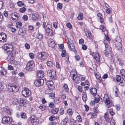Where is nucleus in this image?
<instances>
[{"mask_svg": "<svg viewBox=\"0 0 125 125\" xmlns=\"http://www.w3.org/2000/svg\"><path fill=\"white\" fill-rule=\"evenodd\" d=\"M58 108H53L51 110V113L53 114H56L58 112Z\"/></svg>", "mask_w": 125, "mask_h": 125, "instance_id": "a878e982", "label": "nucleus"}, {"mask_svg": "<svg viewBox=\"0 0 125 125\" xmlns=\"http://www.w3.org/2000/svg\"><path fill=\"white\" fill-rule=\"evenodd\" d=\"M110 52L109 49H105L104 51V53L106 56H108L109 55V53Z\"/></svg>", "mask_w": 125, "mask_h": 125, "instance_id": "72a5a7b5", "label": "nucleus"}, {"mask_svg": "<svg viewBox=\"0 0 125 125\" xmlns=\"http://www.w3.org/2000/svg\"><path fill=\"white\" fill-rule=\"evenodd\" d=\"M31 61H30L27 63L26 67V69L27 70H28L31 69Z\"/></svg>", "mask_w": 125, "mask_h": 125, "instance_id": "bb28decb", "label": "nucleus"}, {"mask_svg": "<svg viewBox=\"0 0 125 125\" xmlns=\"http://www.w3.org/2000/svg\"><path fill=\"white\" fill-rule=\"evenodd\" d=\"M66 53L65 51L62 50V51L61 56L62 57H65L66 55Z\"/></svg>", "mask_w": 125, "mask_h": 125, "instance_id": "49530a36", "label": "nucleus"}, {"mask_svg": "<svg viewBox=\"0 0 125 125\" xmlns=\"http://www.w3.org/2000/svg\"><path fill=\"white\" fill-rule=\"evenodd\" d=\"M83 13L81 12L79 13L77 17L78 19L79 20H83Z\"/></svg>", "mask_w": 125, "mask_h": 125, "instance_id": "c85d7f7f", "label": "nucleus"}, {"mask_svg": "<svg viewBox=\"0 0 125 125\" xmlns=\"http://www.w3.org/2000/svg\"><path fill=\"white\" fill-rule=\"evenodd\" d=\"M33 27L32 26V33L33 32L32 35L33 37H35L36 36V37L39 40H41L43 37V35L38 32L37 29H35L34 31L33 30Z\"/></svg>", "mask_w": 125, "mask_h": 125, "instance_id": "20e7f679", "label": "nucleus"}, {"mask_svg": "<svg viewBox=\"0 0 125 125\" xmlns=\"http://www.w3.org/2000/svg\"><path fill=\"white\" fill-rule=\"evenodd\" d=\"M67 112L68 114L70 115H71L73 114V112L71 109L69 108L67 110Z\"/></svg>", "mask_w": 125, "mask_h": 125, "instance_id": "58836bf2", "label": "nucleus"}, {"mask_svg": "<svg viewBox=\"0 0 125 125\" xmlns=\"http://www.w3.org/2000/svg\"><path fill=\"white\" fill-rule=\"evenodd\" d=\"M93 111L94 113H97L98 112L97 108L96 107H94L93 109Z\"/></svg>", "mask_w": 125, "mask_h": 125, "instance_id": "69168bd1", "label": "nucleus"}, {"mask_svg": "<svg viewBox=\"0 0 125 125\" xmlns=\"http://www.w3.org/2000/svg\"><path fill=\"white\" fill-rule=\"evenodd\" d=\"M18 6L19 7L23 6L24 5V3L21 1H18L17 3Z\"/></svg>", "mask_w": 125, "mask_h": 125, "instance_id": "473e14b6", "label": "nucleus"}, {"mask_svg": "<svg viewBox=\"0 0 125 125\" xmlns=\"http://www.w3.org/2000/svg\"><path fill=\"white\" fill-rule=\"evenodd\" d=\"M21 117L23 119H26L27 118L26 114L24 113H21Z\"/></svg>", "mask_w": 125, "mask_h": 125, "instance_id": "c03bdc74", "label": "nucleus"}, {"mask_svg": "<svg viewBox=\"0 0 125 125\" xmlns=\"http://www.w3.org/2000/svg\"><path fill=\"white\" fill-rule=\"evenodd\" d=\"M31 91H30L29 89L24 88V89L22 92V95L25 97H27L29 95L31 94Z\"/></svg>", "mask_w": 125, "mask_h": 125, "instance_id": "9d476101", "label": "nucleus"}, {"mask_svg": "<svg viewBox=\"0 0 125 125\" xmlns=\"http://www.w3.org/2000/svg\"><path fill=\"white\" fill-rule=\"evenodd\" d=\"M46 83L50 90H52L54 89V84L52 81L50 80L47 81Z\"/></svg>", "mask_w": 125, "mask_h": 125, "instance_id": "f8f14e48", "label": "nucleus"}, {"mask_svg": "<svg viewBox=\"0 0 125 125\" xmlns=\"http://www.w3.org/2000/svg\"><path fill=\"white\" fill-rule=\"evenodd\" d=\"M5 114L6 115H10L11 112L10 110L9 109L5 108L4 109Z\"/></svg>", "mask_w": 125, "mask_h": 125, "instance_id": "c9c22d12", "label": "nucleus"}, {"mask_svg": "<svg viewBox=\"0 0 125 125\" xmlns=\"http://www.w3.org/2000/svg\"><path fill=\"white\" fill-rule=\"evenodd\" d=\"M9 28L10 31L12 32H15L16 31V29L15 27H11Z\"/></svg>", "mask_w": 125, "mask_h": 125, "instance_id": "a18cd8bd", "label": "nucleus"}, {"mask_svg": "<svg viewBox=\"0 0 125 125\" xmlns=\"http://www.w3.org/2000/svg\"><path fill=\"white\" fill-rule=\"evenodd\" d=\"M47 28L46 30V32L49 36H52L54 34V32L52 29L51 25L50 24L47 25Z\"/></svg>", "mask_w": 125, "mask_h": 125, "instance_id": "39448f33", "label": "nucleus"}, {"mask_svg": "<svg viewBox=\"0 0 125 125\" xmlns=\"http://www.w3.org/2000/svg\"><path fill=\"white\" fill-rule=\"evenodd\" d=\"M73 80L75 83H79L81 82L80 78L77 75L73 74Z\"/></svg>", "mask_w": 125, "mask_h": 125, "instance_id": "2eb2a0df", "label": "nucleus"}, {"mask_svg": "<svg viewBox=\"0 0 125 125\" xmlns=\"http://www.w3.org/2000/svg\"><path fill=\"white\" fill-rule=\"evenodd\" d=\"M47 56L46 53L41 52L39 53L38 55V59L42 61H44L47 59Z\"/></svg>", "mask_w": 125, "mask_h": 125, "instance_id": "423d86ee", "label": "nucleus"}, {"mask_svg": "<svg viewBox=\"0 0 125 125\" xmlns=\"http://www.w3.org/2000/svg\"><path fill=\"white\" fill-rule=\"evenodd\" d=\"M33 83L36 86L39 87L43 84L44 80L42 79H36L34 81Z\"/></svg>", "mask_w": 125, "mask_h": 125, "instance_id": "1a4fd4ad", "label": "nucleus"}, {"mask_svg": "<svg viewBox=\"0 0 125 125\" xmlns=\"http://www.w3.org/2000/svg\"><path fill=\"white\" fill-rule=\"evenodd\" d=\"M38 15L36 14H33L32 15V19L33 20L37 19Z\"/></svg>", "mask_w": 125, "mask_h": 125, "instance_id": "f704fd0d", "label": "nucleus"}, {"mask_svg": "<svg viewBox=\"0 0 125 125\" xmlns=\"http://www.w3.org/2000/svg\"><path fill=\"white\" fill-rule=\"evenodd\" d=\"M108 115V114L107 113L105 114L104 117L106 122L109 123L110 121V119Z\"/></svg>", "mask_w": 125, "mask_h": 125, "instance_id": "b1692460", "label": "nucleus"}, {"mask_svg": "<svg viewBox=\"0 0 125 125\" xmlns=\"http://www.w3.org/2000/svg\"><path fill=\"white\" fill-rule=\"evenodd\" d=\"M63 88L64 90L65 91L67 92H69V89L68 87V85L66 84H65L63 86Z\"/></svg>", "mask_w": 125, "mask_h": 125, "instance_id": "2f4dec72", "label": "nucleus"}, {"mask_svg": "<svg viewBox=\"0 0 125 125\" xmlns=\"http://www.w3.org/2000/svg\"><path fill=\"white\" fill-rule=\"evenodd\" d=\"M48 43L49 46L52 48H53L55 46V43L54 41L52 39L48 40Z\"/></svg>", "mask_w": 125, "mask_h": 125, "instance_id": "f3484780", "label": "nucleus"}, {"mask_svg": "<svg viewBox=\"0 0 125 125\" xmlns=\"http://www.w3.org/2000/svg\"><path fill=\"white\" fill-rule=\"evenodd\" d=\"M75 60L77 61H79L80 60V57L78 54H76L74 56Z\"/></svg>", "mask_w": 125, "mask_h": 125, "instance_id": "3c124183", "label": "nucleus"}, {"mask_svg": "<svg viewBox=\"0 0 125 125\" xmlns=\"http://www.w3.org/2000/svg\"><path fill=\"white\" fill-rule=\"evenodd\" d=\"M82 99L83 101H85L87 100V95L86 92L83 93L82 94Z\"/></svg>", "mask_w": 125, "mask_h": 125, "instance_id": "5701e85b", "label": "nucleus"}, {"mask_svg": "<svg viewBox=\"0 0 125 125\" xmlns=\"http://www.w3.org/2000/svg\"><path fill=\"white\" fill-rule=\"evenodd\" d=\"M68 45L70 50L71 51H74L75 49V47L73 43H70L69 44H68Z\"/></svg>", "mask_w": 125, "mask_h": 125, "instance_id": "4be33fe9", "label": "nucleus"}, {"mask_svg": "<svg viewBox=\"0 0 125 125\" xmlns=\"http://www.w3.org/2000/svg\"><path fill=\"white\" fill-rule=\"evenodd\" d=\"M20 29L18 32V33H19L20 34L23 33L24 32V31H23L22 29L21 28H20Z\"/></svg>", "mask_w": 125, "mask_h": 125, "instance_id": "e2e57ef3", "label": "nucleus"}, {"mask_svg": "<svg viewBox=\"0 0 125 125\" xmlns=\"http://www.w3.org/2000/svg\"><path fill=\"white\" fill-rule=\"evenodd\" d=\"M20 17V14L16 12L12 13L11 15V19L13 21H16L19 20Z\"/></svg>", "mask_w": 125, "mask_h": 125, "instance_id": "9b49d317", "label": "nucleus"}, {"mask_svg": "<svg viewBox=\"0 0 125 125\" xmlns=\"http://www.w3.org/2000/svg\"><path fill=\"white\" fill-rule=\"evenodd\" d=\"M7 35L3 32L0 33V42H5L7 41Z\"/></svg>", "mask_w": 125, "mask_h": 125, "instance_id": "ddd939ff", "label": "nucleus"}, {"mask_svg": "<svg viewBox=\"0 0 125 125\" xmlns=\"http://www.w3.org/2000/svg\"><path fill=\"white\" fill-rule=\"evenodd\" d=\"M26 10V8L24 7L21 8L19 10L20 12L21 13L25 12Z\"/></svg>", "mask_w": 125, "mask_h": 125, "instance_id": "4c0bfd02", "label": "nucleus"}, {"mask_svg": "<svg viewBox=\"0 0 125 125\" xmlns=\"http://www.w3.org/2000/svg\"><path fill=\"white\" fill-rule=\"evenodd\" d=\"M9 117L5 116L3 117L2 119V122L3 124H9L12 121V120Z\"/></svg>", "mask_w": 125, "mask_h": 125, "instance_id": "4468645a", "label": "nucleus"}, {"mask_svg": "<svg viewBox=\"0 0 125 125\" xmlns=\"http://www.w3.org/2000/svg\"><path fill=\"white\" fill-rule=\"evenodd\" d=\"M120 73L122 76L123 80L125 81V70L124 69H122L120 71Z\"/></svg>", "mask_w": 125, "mask_h": 125, "instance_id": "393cba45", "label": "nucleus"}, {"mask_svg": "<svg viewBox=\"0 0 125 125\" xmlns=\"http://www.w3.org/2000/svg\"><path fill=\"white\" fill-rule=\"evenodd\" d=\"M57 7L60 9H61L62 7V4L61 3H59L57 5Z\"/></svg>", "mask_w": 125, "mask_h": 125, "instance_id": "680f3d73", "label": "nucleus"}, {"mask_svg": "<svg viewBox=\"0 0 125 125\" xmlns=\"http://www.w3.org/2000/svg\"><path fill=\"white\" fill-rule=\"evenodd\" d=\"M84 40L82 39H81L79 40V43L80 44H81V45H83L84 43Z\"/></svg>", "mask_w": 125, "mask_h": 125, "instance_id": "13d9d810", "label": "nucleus"}, {"mask_svg": "<svg viewBox=\"0 0 125 125\" xmlns=\"http://www.w3.org/2000/svg\"><path fill=\"white\" fill-rule=\"evenodd\" d=\"M103 100L106 104V107L108 108H110L114 105L112 101L110 100V98L107 94H105L103 98Z\"/></svg>", "mask_w": 125, "mask_h": 125, "instance_id": "f257e3e1", "label": "nucleus"}, {"mask_svg": "<svg viewBox=\"0 0 125 125\" xmlns=\"http://www.w3.org/2000/svg\"><path fill=\"white\" fill-rule=\"evenodd\" d=\"M8 69L9 70H12L13 69V67L11 65H9L8 67Z\"/></svg>", "mask_w": 125, "mask_h": 125, "instance_id": "0e129e2a", "label": "nucleus"}, {"mask_svg": "<svg viewBox=\"0 0 125 125\" xmlns=\"http://www.w3.org/2000/svg\"><path fill=\"white\" fill-rule=\"evenodd\" d=\"M55 117L54 116L52 115L49 117V120L51 121H52L55 120Z\"/></svg>", "mask_w": 125, "mask_h": 125, "instance_id": "5fc2aeb1", "label": "nucleus"}, {"mask_svg": "<svg viewBox=\"0 0 125 125\" xmlns=\"http://www.w3.org/2000/svg\"><path fill=\"white\" fill-rule=\"evenodd\" d=\"M121 79V77L119 75H117L116 76V80L117 82H120Z\"/></svg>", "mask_w": 125, "mask_h": 125, "instance_id": "ea45409f", "label": "nucleus"}, {"mask_svg": "<svg viewBox=\"0 0 125 125\" xmlns=\"http://www.w3.org/2000/svg\"><path fill=\"white\" fill-rule=\"evenodd\" d=\"M17 99L13 98L12 100V103L14 105H16L17 104Z\"/></svg>", "mask_w": 125, "mask_h": 125, "instance_id": "09e8293b", "label": "nucleus"}, {"mask_svg": "<svg viewBox=\"0 0 125 125\" xmlns=\"http://www.w3.org/2000/svg\"><path fill=\"white\" fill-rule=\"evenodd\" d=\"M7 72V71L4 70L0 71V73L1 75H5L6 74Z\"/></svg>", "mask_w": 125, "mask_h": 125, "instance_id": "8fccbe9b", "label": "nucleus"}, {"mask_svg": "<svg viewBox=\"0 0 125 125\" xmlns=\"http://www.w3.org/2000/svg\"><path fill=\"white\" fill-rule=\"evenodd\" d=\"M84 31L86 35L88 38H90L91 37V34L89 30L85 29L84 30Z\"/></svg>", "mask_w": 125, "mask_h": 125, "instance_id": "412c9836", "label": "nucleus"}, {"mask_svg": "<svg viewBox=\"0 0 125 125\" xmlns=\"http://www.w3.org/2000/svg\"><path fill=\"white\" fill-rule=\"evenodd\" d=\"M37 75L39 77L42 78L44 76V73L42 70L39 71L37 72Z\"/></svg>", "mask_w": 125, "mask_h": 125, "instance_id": "aec40b11", "label": "nucleus"}, {"mask_svg": "<svg viewBox=\"0 0 125 125\" xmlns=\"http://www.w3.org/2000/svg\"><path fill=\"white\" fill-rule=\"evenodd\" d=\"M47 75L50 79H53L56 76V73L54 70H49L47 72Z\"/></svg>", "mask_w": 125, "mask_h": 125, "instance_id": "0eeeda50", "label": "nucleus"}, {"mask_svg": "<svg viewBox=\"0 0 125 125\" xmlns=\"http://www.w3.org/2000/svg\"><path fill=\"white\" fill-rule=\"evenodd\" d=\"M68 28L71 29L72 28V26L70 23H67L66 24Z\"/></svg>", "mask_w": 125, "mask_h": 125, "instance_id": "338daca9", "label": "nucleus"}, {"mask_svg": "<svg viewBox=\"0 0 125 125\" xmlns=\"http://www.w3.org/2000/svg\"><path fill=\"white\" fill-rule=\"evenodd\" d=\"M100 29L101 30H102L104 32L105 31V27L103 25H101L100 26Z\"/></svg>", "mask_w": 125, "mask_h": 125, "instance_id": "a19ab883", "label": "nucleus"}, {"mask_svg": "<svg viewBox=\"0 0 125 125\" xmlns=\"http://www.w3.org/2000/svg\"><path fill=\"white\" fill-rule=\"evenodd\" d=\"M22 26L21 22L20 21H18L16 22V26L17 28H21Z\"/></svg>", "mask_w": 125, "mask_h": 125, "instance_id": "c756f323", "label": "nucleus"}, {"mask_svg": "<svg viewBox=\"0 0 125 125\" xmlns=\"http://www.w3.org/2000/svg\"><path fill=\"white\" fill-rule=\"evenodd\" d=\"M115 42H122V40L121 38L119 36H117L115 39Z\"/></svg>", "mask_w": 125, "mask_h": 125, "instance_id": "79ce46f5", "label": "nucleus"}, {"mask_svg": "<svg viewBox=\"0 0 125 125\" xmlns=\"http://www.w3.org/2000/svg\"><path fill=\"white\" fill-rule=\"evenodd\" d=\"M108 42H106V41L105 40L103 42V43L105 45L106 49H109Z\"/></svg>", "mask_w": 125, "mask_h": 125, "instance_id": "e433bc0d", "label": "nucleus"}, {"mask_svg": "<svg viewBox=\"0 0 125 125\" xmlns=\"http://www.w3.org/2000/svg\"><path fill=\"white\" fill-rule=\"evenodd\" d=\"M38 121L37 118L34 115L32 116V123L33 122V123L37 122Z\"/></svg>", "mask_w": 125, "mask_h": 125, "instance_id": "cd10ccee", "label": "nucleus"}, {"mask_svg": "<svg viewBox=\"0 0 125 125\" xmlns=\"http://www.w3.org/2000/svg\"><path fill=\"white\" fill-rule=\"evenodd\" d=\"M70 121L72 125H74L75 123V121L73 119H70Z\"/></svg>", "mask_w": 125, "mask_h": 125, "instance_id": "6e6d98bb", "label": "nucleus"}, {"mask_svg": "<svg viewBox=\"0 0 125 125\" xmlns=\"http://www.w3.org/2000/svg\"><path fill=\"white\" fill-rule=\"evenodd\" d=\"M22 18L24 21H26L28 20V17L27 15H24L23 16Z\"/></svg>", "mask_w": 125, "mask_h": 125, "instance_id": "de8ad7c7", "label": "nucleus"}, {"mask_svg": "<svg viewBox=\"0 0 125 125\" xmlns=\"http://www.w3.org/2000/svg\"><path fill=\"white\" fill-rule=\"evenodd\" d=\"M96 78L98 79H99L101 77V76L100 74L99 73H96L95 74Z\"/></svg>", "mask_w": 125, "mask_h": 125, "instance_id": "4d7b16f0", "label": "nucleus"}, {"mask_svg": "<svg viewBox=\"0 0 125 125\" xmlns=\"http://www.w3.org/2000/svg\"><path fill=\"white\" fill-rule=\"evenodd\" d=\"M4 88L3 85L2 83H0V91H2Z\"/></svg>", "mask_w": 125, "mask_h": 125, "instance_id": "603ef678", "label": "nucleus"}, {"mask_svg": "<svg viewBox=\"0 0 125 125\" xmlns=\"http://www.w3.org/2000/svg\"><path fill=\"white\" fill-rule=\"evenodd\" d=\"M2 48L6 51L8 54L11 53V52L13 50L12 45L10 44H4L2 46Z\"/></svg>", "mask_w": 125, "mask_h": 125, "instance_id": "7ed1b4c3", "label": "nucleus"}, {"mask_svg": "<svg viewBox=\"0 0 125 125\" xmlns=\"http://www.w3.org/2000/svg\"><path fill=\"white\" fill-rule=\"evenodd\" d=\"M122 42H115V44L116 48L118 50H121L122 48Z\"/></svg>", "mask_w": 125, "mask_h": 125, "instance_id": "6ab92c4d", "label": "nucleus"}, {"mask_svg": "<svg viewBox=\"0 0 125 125\" xmlns=\"http://www.w3.org/2000/svg\"><path fill=\"white\" fill-rule=\"evenodd\" d=\"M99 100L100 98H99L95 97L94 102L97 103L99 101Z\"/></svg>", "mask_w": 125, "mask_h": 125, "instance_id": "774afa93", "label": "nucleus"}, {"mask_svg": "<svg viewBox=\"0 0 125 125\" xmlns=\"http://www.w3.org/2000/svg\"><path fill=\"white\" fill-rule=\"evenodd\" d=\"M55 95V94L53 93H52L49 95V97L51 99H52L54 98Z\"/></svg>", "mask_w": 125, "mask_h": 125, "instance_id": "864d4df0", "label": "nucleus"}, {"mask_svg": "<svg viewBox=\"0 0 125 125\" xmlns=\"http://www.w3.org/2000/svg\"><path fill=\"white\" fill-rule=\"evenodd\" d=\"M4 16L6 17H7L8 16V12L7 11H5L3 12Z\"/></svg>", "mask_w": 125, "mask_h": 125, "instance_id": "bf43d9fd", "label": "nucleus"}, {"mask_svg": "<svg viewBox=\"0 0 125 125\" xmlns=\"http://www.w3.org/2000/svg\"><path fill=\"white\" fill-rule=\"evenodd\" d=\"M67 123V122L65 121L64 120H63L61 122V124L62 125H66Z\"/></svg>", "mask_w": 125, "mask_h": 125, "instance_id": "052dcab7", "label": "nucleus"}, {"mask_svg": "<svg viewBox=\"0 0 125 125\" xmlns=\"http://www.w3.org/2000/svg\"><path fill=\"white\" fill-rule=\"evenodd\" d=\"M18 102L21 106H22L24 107H26V102L24 100L23 98H20L18 100Z\"/></svg>", "mask_w": 125, "mask_h": 125, "instance_id": "dca6fc26", "label": "nucleus"}, {"mask_svg": "<svg viewBox=\"0 0 125 125\" xmlns=\"http://www.w3.org/2000/svg\"><path fill=\"white\" fill-rule=\"evenodd\" d=\"M8 87L10 91L13 93L18 92L20 88V87L18 85L14 84H13L11 85H8Z\"/></svg>", "mask_w": 125, "mask_h": 125, "instance_id": "f03ea898", "label": "nucleus"}, {"mask_svg": "<svg viewBox=\"0 0 125 125\" xmlns=\"http://www.w3.org/2000/svg\"><path fill=\"white\" fill-rule=\"evenodd\" d=\"M46 64L48 66L50 67L53 65V63L51 61H49L47 62Z\"/></svg>", "mask_w": 125, "mask_h": 125, "instance_id": "37998d69", "label": "nucleus"}, {"mask_svg": "<svg viewBox=\"0 0 125 125\" xmlns=\"http://www.w3.org/2000/svg\"><path fill=\"white\" fill-rule=\"evenodd\" d=\"M12 52H11V53L10 54H8V58H9L10 59V61H12L14 59V56L12 55Z\"/></svg>", "mask_w": 125, "mask_h": 125, "instance_id": "7c9ffc66", "label": "nucleus"}, {"mask_svg": "<svg viewBox=\"0 0 125 125\" xmlns=\"http://www.w3.org/2000/svg\"><path fill=\"white\" fill-rule=\"evenodd\" d=\"M97 89L95 88L91 87L90 90L91 94L93 96H95L97 93Z\"/></svg>", "mask_w": 125, "mask_h": 125, "instance_id": "a211bd4d", "label": "nucleus"}, {"mask_svg": "<svg viewBox=\"0 0 125 125\" xmlns=\"http://www.w3.org/2000/svg\"><path fill=\"white\" fill-rule=\"evenodd\" d=\"M90 54L94 57V58L95 60L97 63L99 64L100 63V55L97 52H92Z\"/></svg>", "mask_w": 125, "mask_h": 125, "instance_id": "6e6552de", "label": "nucleus"}]
</instances>
